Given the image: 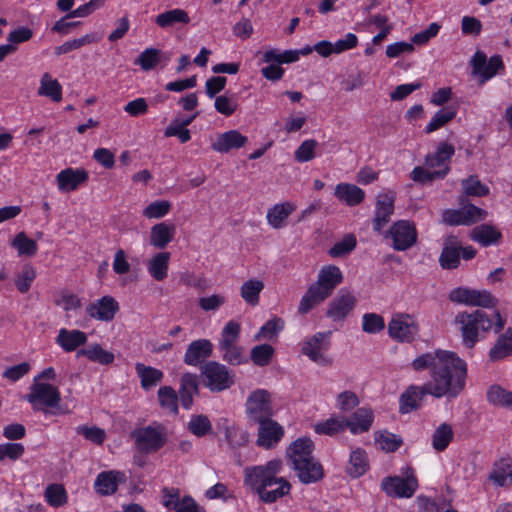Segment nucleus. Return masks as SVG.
I'll return each instance as SVG.
<instances>
[{
	"label": "nucleus",
	"mask_w": 512,
	"mask_h": 512,
	"mask_svg": "<svg viewBox=\"0 0 512 512\" xmlns=\"http://www.w3.org/2000/svg\"><path fill=\"white\" fill-rule=\"evenodd\" d=\"M125 481L126 476L121 471H103L96 477L94 488L102 496L112 495L117 491L118 485Z\"/></svg>",
	"instance_id": "22"
},
{
	"label": "nucleus",
	"mask_w": 512,
	"mask_h": 512,
	"mask_svg": "<svg viewBox=\"0 0 512 512\" xmlns=\"http://www.w3.org/2000/svg\"><path fill=\"white\" fill-rule=\"evenodd\" d=\"M295 207L289 202L276 204L267 212V221L275 229L285 225V220L294 211Z\"/></svg>",
	"instance_id": "41"
},
{
	"label": "nucleus",
	"mask_w": 512,
	"mask_h": 512,
	"mask_svg": "<svg viewBox=\"0 0 512 512\" xmlns=\"http://www.w3.org/2000/svg\"><path fill=\"white\" fill-rule=\"evenodd\" d=\"M257 444L264 448L274 447L283 437V427L272 419L258 422Z\"/></svg>",
	"instance_id": "19"
},
{
	"label": "nucleus",
	"mask_w": 512,
	"mask_h": 512,
	"mask_svg": "<svg viewBox=\"0 0 512 512\" xmlns=\"http://www.w3.org/2000/svg\"><path fill=\"white\" fill-rule=\"evenodd\" d=\"M240 324L231 320L223 328L221 338L219 340L218 348H225L238 344L240 336Z\"/></svg>",
	"instance_id": "51"
},
{
	"label": "nucleus",
	"mask_w": 512,
	"mask_h": 512,
	"mask_svg": "<svg viewBox=\"0 0 512 512\" xmlns=\"http://www.w3.org/2000/svg\"><path fill=\"white\" fill-rule=\"evenodd\" d=\"M246 414L254 423L272 419L274 414L271 393L266 389H256L249 394L245 403Z\"/></svg>",
	"instance_id": "6"
},
{
	"label": "nucleus",
	"mask_w": 512,
	"mask_h": 512,
	"mask_svg": "<svg viewBox=\"0 0 512 512\" xmlns=\"http://www.w3.org/2000/svg\"><path fill=\"white\" fill-rule=\"evenodd\" d=\"M373 418L371 409L359 408L349 418H346L347 427L353 434L366 432L370 429Z\"/></svg>",
	"instance_id": "32"
},
{
	"label": "nucleus",
	"mask_w": 512,
	"mask_h": 512,
	"mask_svg": "<svg viewBox=\"0 0 512 512\" xmlns=\"http://www.w3.org/2000/svg\"><path fill=\"white\" fill-rule=\"evenodd\" d=\"M274 354V348L269 344H261L252 348L250 357L252 362L260 367L270 363Z\"/></svg>",
	"instance_id": "58"
},
{
	"label": "nucleus",
	"mask_w": 512,
	"mask_h": 512,
	"mask_svg": "<svg viewBox=\"0 0 512 512\" xmlns=\"http://www.w3.org/2000/svg\"><path fill=\"white\" fill-rule=\"evenodd\" d=\"M456 116V110L451 107L442 108L439 111L435 113V115L432 117L431 121L426 126L425 132L426 133H432L444 125H446L448 122H450L452 119H454Z\"/></svg>",
	"instance_id": "52"
},
{
	"label": "nucleus",
	"mask_w": 512,
	"mask_h": 512,
	"mask_svg": "<svg viewBox=\"0 0 512 512\" xmlns=\"http://www.w3.org/2000/svg\"><path fill=\"white\" fill-rule=\"evenodd\" d=\"M449 299L452 302L484 308L494 307L497 303L496 298L490 292L462 287L453 289L449 294Z\"/></svg>",
	"instance_id": "12"
},
{
	"label": "nucleus",
	"mask_w": 512,
	"mask_h": 512,
	"mask_svg": "<svg viewBox=\"0 0 512 512\" xmlns=\"http://www.w3.org/2000/svg\"><path fill=\"white\" fill-rule=\"evenodd\" d=\"M179 398L182 406L189 409L193 404V397L199 392L198 377L196 374L185 373L180 379Z\"/></svg>",
	"instance_id": "30"
},
{
	"label": "nucleus",
	"mask_w": 512,
	"mask_h": 512,
	"mask_svg": "<svg viewBox=\"0 0 512 512\" xmlns=\"http://www.w3.org/2000/svg\"><path fill=\"white\" fill-rule=\"evenodd\" d=\"M376 442L386 452H394L402 445V439L396 434L384 431L376 434Z\"/></svg>",
	"instance_id": "61"
},
{
	"label": "nucleus",
	"mask_w": 512,
	"mask_h": 512,
	"mask_svg": "<svg viewBox=\"0 0 512 512\" xmlns=\"http://www.w3.org/2000/svg\"><path fill=\"white\" fill-rule=\"evenodd\" d=\"M190 22L188 13L179 8L165 11L155 17V23L162 29H167L175 24L187 25Z\"/></svg>",
	"instance_id": "37"
},
{
	"label": "nucleus",
	"mask_w": 512,
	"mask_h": 512,
	"mask_svg": "<svg viewBox=\"0 0 512 512\" xmlns=\"http://www.w3.org/2000/svg\"><path fill=\"white\" fill-rule=\"evenodd\" d=\"M347 427L346 418H329L324 422L315 425V431L318 434H325L329 436L336 435L345 431Z\"/></svg>",
	"instance_id": "50"
},
{
	"label": "nucleus",
	"mask_w": 512,
	"mask_h": 512,
	"mask_svg": "<svg viewBox=\"0 0 512 512\" xmlns=\"http://www.w3.org/2000/svg\"><path fill=\"white\" fill-rule=\"evenodd\" d=\"M447 175V168L445 170H432L423 167H415L410 177L414 182L426 184L434 181L435 179H442Z\"/></svg>",
	"instance_id": "53"
},
{
	"label": "nucleus",
	"mask_w": 512,
	"mask_h": 512,
	"mask_svg": "<svg viewBox=\"0 0 512 512\" xmlns=\"http://www.w3.org/2000/svg\"><path fill=\"white\" fill-rule=\"evenodd\" d=\"M473 241L478 242L484 247L496 244L502 237V234L495 227L482 224L474 227L470 232Z\"/></svg>",
	"instance_id": "35"
},
{
	"label": "nucleus",
	"mask_w": 512,
	"mask_h": 512,
	"mask_svg": "<svg viewBox=\"0 0 512 512\" xmlns=\"http://www.w3.org/2000/svg\"><path fill=\"white\" fill-rule=\"evenodd\" d=\"M395 196L392 193H382L376 198L375 214L372 220L374 231L381 232L390 221L394 212Z\"/></svg>",
	"instance_id": "17"
},
{
	"label": "nucleus",
	"mask_w": 512,
	"mask_h": 512,
	"mask_svg": "<svg viewBox=\"0 0 512 512\" xmlns=\"http://www.w3.org/2000/svg\"><path fill=\"white\" fill-rule=\"evenodd\" d=\"M368 467L369 463L366 452L361 448L352 451L347 468L348 473L352 477L357 478L362 476L367 471Z\"/></svg>",
	"instance_id": "47"
},
{
	"label": "nucleus",
	"mask_w": 512,
	"mask_h": 512,
	"mask_svg": "<svg viewBox=\"0 0 512 512\" xmlns=\"http://www.w3.org/2000/svg\"><path fill=\"white\" fill-rule=\"evenodd\" d=\"M11 246L17 251L18 256L32 257L38 251V244L30 239L25 232H19L11 241Z\"/></svg>",
	"instance_id": "45"
},
{
	"label": "nucleus",
	"mask_w": 512,
	"mask_h": 512,
	"mask_svg": "<svg viewBox=\"0 0 512 512\" xmlns=\"http://www.w3.org/2000/svg\"><path fill=\"white\" fill-rule=\"evenodd\" d=\"M80 356H85L90 361L97 362L102 365L111 364L115 359L114 354L103 349L100 344H93L88 348L78 350L77 357Z\"/></svg>",
	"instance_id": "44"
},
{
	"label": "nucleus",
	"mask_w": 512,
	"mask_h": 512,
	"mask_svg": "<svg viewBox=\"0 0 512 512\" xmlns=\"http://www.w3.org/2000/svg\"><path fill=\"white\" fill-rule=\"evenodd\" d=\"M25 399L33 406L34 410H44V407L54 408L60 403L61 397L58 389L48 383L37 382L30 387V392L25 395Z\"/></svg>",
	"instance_id": "9"
},
{
	"label": "nucleus",
	"mask_w": 512,
	"mask_h": 512,
	"mask_svg": "<svg viewBox=\"0 0 512 512\" xmlns=\"http://www.w3.org/2000/svg\"><path fill=\"white\" fill-rule=\"evenodd\" d=\"M425 395H431L435 398L447 397L448 399H453L451 392L442 389V391H440L438 394L434 392V386L427 383L421 386L410 385L400 396L399 411L403 414H407L417 410L420 407L421 401Z\"/></svg>",
	"instance_id": "7"
},
{
	"label": "nucleus",
	"mask_w": 512,
	"mask_h": 512,
	"mask_svg": "<svg viewBox=\"0 0 512 512\" xmlns=\"http://www.w3.org/2000/svg\"><path fill=\"white\" fill-rule=\"evenodd\" d=\"M282 469V461L274 459L265 465L247 467L244 482L256 491L265 503H274L289 494L291 485L284 477L277 475Z\"/></svg>",
	"instance_id": "2"
},
{
	"label": "nucleus",
	"mask_w": 512,
	"mask_h": 512,
	"mask_svg": "<svg viewBox=\"0 0 512 512\" xmlns=\"http://www.w3.org/2000/svg\"><path fill=\"white\" fill-rule=\"evenodd\" d=\"M489 479L498 486H506L512 483V464L507 460H501L494 465Z\"/></svg>",
	"instance_id": "48"
},
{
	"label": "nucleus",
	"mask_w": 512,
	"mask_h": 512,
	"mask_svg": "<svg viewBox=\"0 0 512 512\" xmlns=\"http://www.w3.org/2000/svg\"><path fill=\"white\" fill-rule=\"evenodd\" d=\"M331 332H317L307 338L302 344V353L314 363L321 366L332 364V358L327 355L331 346Z\"/></svg>",
	"instance_id": "8"
},
{
	"label": "nucleus",
	"mask_w": 512,
	"mask_h": 512,
	"mask_svg": "<svg viewBox=\"0 0 512 512\" xmlns=\"http://www.w3.org/2000/svg\"><path fill=\"white\" fill-rule=\"evenodd\" d=\"M220 429L224 433L225 440L230 448L236 449L247 444V433L234 424H230L228 420H224Z\"/></svg>",
	"instance_id": "39"
},
{
	"label": "nucleus",
	"mask_w": 512,
	"mask_h": 512,
	"mask_svg": "<svg viewBox=\"0 0 512 512\" xmlns=\"http://www.w3.org/2000/svg\"><path fill=\"white\" fill-rule=\"evenodd\" d=\"M512 356V329L507 328L500 334L489 351V359L492 362L501 361Z\"/></svg>",
	"instance_id": "31"
},
{
	"label": "nucleus",
	"mask_w": 512,
	"mask_h": 512,
	"mask_svg": "<svg viewBox=\"0 0 512 512\" xmlns=\"http://www.w3.org/2000/svg\"><path fill=\"white\" fill-rule=\"evenodd\" d=\"M454 438V431L450 424L442 423L433 432L431 438L432 447L437 452L444 451Z\"/></svg>",
	"instance_id": "43"
},
{
	"label": "nucleus",
	"mask_w": 512,
	"mask_h": 512,
	"mask_svg": "<svg viewBox=\"0 0 512 512\" xmlns=\"http://www.w3.org/2000/svg\"><path fill=\"white\" fill-rule=\"evenodd\" d=\"M386 237L392 239V247L396 251H405L417 241L416 227L414 223L408 220H399L391 225Z\"/></svg>",
	"instance_id": "11"
},
{
	"label": "nucleus",
	"mask_w": 512,
	"mask_h": 512,
	"mask_svg": "<svg viewBox=\"0 0 512 512\" xmlns=\"http://www.w3.org/2000/svg\"><path fill=\"white\" fill-rule=\"evenodd\" d=\"M471 65L474 75H479L483 78V81L492 78L497 72L504 68V64L501 56L494 55L489 60L482 51H477L472 60Z\"/></svg>",
	"instance_id": "14"
},
{
	"label": "nucleus",
	"mask_w": 512,
	"mask_h": 512,
	"mask_svg": "<svg viewBox=\"0 0 512 512\" xmlns=\"http://www.w3.org/2000/svg\"><path fill=\"white\" fill-rule=\"evenodd\" d=\"M55 341L65 352H73L87 342V334L81 330L62 328Z\"/></svg>",
	"instance_id": "28"
},
{
	"label": "nucleus",
	"mask_w": 512,
	"mask_h": 512,
	"mask_svg": "<svg viewBox=\"0 0 512 512\" xmlns=\"http://www.w3.org/2000/svg\"><path fill=\"white\" fill-rule=\"evenodd\" d=\"M88 178V174L83 169L66 168L59 172L56 176L59 190L63 192H71L78 188Z\"/></svg>",
	"instance_id": "27"
},
{
	"label": "nucleus",
	"mask_w": 512,
	"mask_h": 512,
	"mask_svg": "<svg viewBox=\"0 0 512 512\" xmlns=\"http://www.w3.org/2000/svg\"><path fill=\"white\" fill-rule=\"evenodd\" d=\"M299 481L302 484L308 485L321 481L324 478V468L318 460H311L310 462H304L298 466L291 467Z\"/></svg>",
	"instance_id": "26"
},
{
	"label": "nucleus",
	"mask_w": 512,
	"mask_h": 512,
	"mask_svg": "<svg viewBox=\"0 0 512 512\" xmlns=\"http://www.w3.org/2000/svg\"><path fill=\"white\" fill-rule=\"evenodd\" d=\"M342 279L341 270L337 266L330 265L320 270L318 280L312 286L328 298Z\"/></svg>",
	"instance_id": "20"
},
{
	"label": "nucleus",
	"mask_w": 512,
	"mask_h": 512,
	"mask_svg": "<svg viewBox=\"0 0 512 512\" xmlns=\"http://www.w3.org/2000/svg\"><path fill=\"white\" fill-rule=\"evenodd\" d=\"M188 429L197 437H203L212 429L211 422L206 415L192 416L188 422Z\"/></svg>",
	"instance_id": "60"
},
{
	"label": "nucleus",
	"mask_w": 512,
	"mask_h": 512,
	"mask_svg": "<svg viewBox=\"0 0 512 512\" xmlns=\"http://www.w3.org/2000/svg\"><path fill=\"white\" fill-rule=\"evenodd\" d=\"M325 299H327V297L311 285L300 300L298 312L300 314H307Z\"/></svg>",
	"instance_id": "49"
},
{
	"label": "nucleus",
	"mask_w": 512,
	"mask_h": 512,
	"mask_svg": "<svg viewBox=\"0 0 512 512\" xmlns=\"http://www.w3.org/2000/svg\"><path fill=\"white\" fill-rule=\"evenodd\" d=\"M135 370L137 376L140 378L141 387L144 390H150L160 383L164 377L161 370L151 366H146L143 363H136Z\"/></svg>",
	"instance_id": "36"
},
{
	"label": "nucleus",
	"mask_w": 512,
	"mask_h": 512,
	"mask_svg": "<svg viewBox=\"0 0 512 512\" xmlns=\"http://www.w3.org/2000/svg\"><path fill=\"white\" fill-rule=\"evenodd\" d=\"M37 94L50 98L53 102L62 100V86L57 79H53L49 73H44L40 80Z\"/></svg>",
	"instance_id": "38"
},
{
	"label": "nucleus",
	"mask_w": 512,
	"mask_h": 512,
	"mask_svg": "<svg viewBox=\"0 0 512 512\" xmlns=\"http://www.w3.org/2000/svg\"><path fill=\"white\" fill-rule=\"evenodd\" d=\"M135 448L143 454L154 453L160 450L167 442L165 428L161 425L146 426L131 432Z\"/></svg>",
	"instance_id": "5"
},
{
	"label": "nucleus",
	"mask_w": 512,
	"mask_h": 512,
	"mask_svg": "<svg viewBox=\"0 0 512 512\" xmlns=\"http://www.w3.org/2000/svg\"><path fill=\"white\" fill-rule=\"evenodd\" d=\"M213 345L208 339H199L191 342L184 355V362L190 366L203 363L212 355Z\"/></svg>",
	"instance_id": "25"
},
{
	"label": "nucleus",
	"mask_w": 512,
	"mask_h": 512,
	"mask_svg": "<svg viewBox=\"0 0 512 512\" xmlns=\"http://www.w3.org/2000/svg\"><path fill=\"white\" fill-rule=\"evenodd\" d=\"M314 444L310 438L302 437L296 439L287 448L286 456L290 467L298 466L304 462L317 460L313 456Z\"/></svg>",
	"instance_id": "15"
},
{
	"label": "nucleus",
	"mask_w": 512,
	"mask_h": 512,
	"mask_svg": "<svg viewBox=\"0 0 512 512\" xmlns=\"http://www.w3.org/2000/svg\"><path fill=\"white\" fill-rule=\"evenodd\" d=\"M284 328V321L281 318L274 317L267 321L256 334L255 338L260 339H271L276 336Z\"/></svg>",
	"instance_id": "63"
},
{
	"label": "nucleus",
	"mask_w": 512,
	"mask_h": 512,
	"mask_svg": "<svg viewBox=\"0 0 512 512\" xmlns=\"http://www.w3.org/2000/svg\"><path fill=\"white\" fill-rule=\"evenodd\" d=\"M461 242L454 235L445 238L443 249L439 257L440 266L446 270L456 269L460 264Z\"/></svg>",
	"instance_id": "21"
},
{
	"label": "nucleus",
	"mask_w": 512,
	"mask_h": 512,
	"mask_svg": "<svg viewBox=\"0 0 512 512\" xmlns=\"http://www.w3.org/2000/svg\"><path fill=\"white\" fill-rule=\"evenodd\" d=\"M203 384L211 392H222L235 383V374L217 361H208L201 366Z\"/></svg>",
	"instance_id": "4"
},
{
	"label": "nucleus",
	"mask_w": 512,
	"mask_h": 512,
	"mask_svg": "<svg viewBox=\"0 0 512 512\" xmlns=\"http://www.w3.org/2000/svg\"><path fill=\"white\" fill-rule=\"evenodd\" d=\"M119 310L118 302L112 296H103L86 307L87 314L96 320L111 321Z\"/></svg>",
	"instance_id": "18"
},
{
	"label": "nucleus",
	"mask_w": 512,
	"mask_h": 512,
	"mask_svg": "<svg viewBox=\"0 0 512 512\" xmlns=\"http://www.w3.org/2000/svg\"><path fill=\"white\" fill-rule=\"evenodd\" d=\"M487 401L499 408L512 409V391H508L500 385L490 386L486 393Z\"/></svg>",
	"instance_id": "40"
},
{
	"label": "nucleus",
	"mask_w": 512,
	"mask_h": 512,
	"mask_svg": "<svg viewBox=\"0 0 512 512\" xmlns=\"http://www.w3.org/2000/svg\"><path fill=\"white\" fill-rule=\"evenodd\" d=\"M455 322L461 325V334L463 344L467 348H473L479 340V332H487L494 329L495 333L500 332L505 320L502 319L498 311H493L491 315L482 310H475L472 313L461 312L455 317Z\"/></svg>",
	"instance_id": "3"
},
{
	"label": "nucleus",
	"mask_w": 512,
	"mask_h": 512,
	"mask_svg": "<svg viewBox=\"0 0 512 512\" xmlns=\"http://www.w3.org/2000/svg\"><path fill=\"white\" fill-rule=\"evenodd\" d=\"M335 196L348 206H356L363 201L365 193L354 184L341 183L335 188Z\"/></svg>",
	"instance_id": "34"
},
{
	"label": "nucleus",
	"mask_w": 512,
	"mask_h": 512,
	"mask_svg": "<svg viewBox=\"0 0 512 512\" xmlns=\"http://www.w3.org/2000/svg\"><path fill=\"white\" fill-rule=\"evenodd\" d=\"M46 501L52 507H61L68 501L67 493L60 484H50L45 490Z\"/></svg>",
	"instance_id": "57"
},
{
	"label": "nucleus",
	"mask_w": 512,
	"mask_h": 512,
	"mask_svg": "<svg viewBox=\"0 0 512 512\" xmlns=\"http://www.w3.org/2000/svg\"><path fill=\"white\" fill-rule=\"evenodd\" d=\"M36 276V269L32 265H24L22 270L17 274L15 278V286L18 291L22 294L27 293L30 290Z\"/></svg>",
	"instance_id": "54"
},
{
	"label": "nucleus",
	"mask_w": 512,
	"mask_h": 512,
	"mask_svg": "<svg viewBox=\"0 0 512 512\" xmlns=\"http://www.w3.org/2000/svg\"><path fill=\"white\" fill-rule=\"evenodd\" d=\"M263 289V281L258 279H249L242 284L240 294L246 303L251 306H256L259 303V295Z\"/></svg>",
	"instance_id": "46"
},
{
	"label": "nucleus",
	"mask_w": 512,
	"mask_h": 512,
	"mask_svg": "<svg viewBox=\"0 0 512 512\" xmlns=\"http://www.w3.org/2000/svg\"><path fill=\"white\" fill-rule=\"evenodd\" d=\"M170 54L163 53L156 48H147L139 54L134 61L135 65H139L142 70L150 71L154 69L161 61L168 62Z\"/></svg>",
	"instance_id": "33"
},
{
	"label": "nucleus",
	"mask_w": 512,
	"mask_h": 512,
	"mask_svg": "<svg viewBox=\"0 0 512 512\" xmlns=\"http://www.w3.org/2000/svg\"><path fill=\"white\" fill-rule=\"evenodd\" d=\"M248 142V138L238 130H229L217 136L211 148L219 153H228L233 149H240Z\"/></svg>",
	"instance_id": "24"
},
{
	"label": "nucleus",
	"mask_w": 512,
	"mask_h": 512,
	"mask_svg": "<svg viewBox=\"0 0 512 512\" xmlns=\"http://www.w3.org/2000/svg\"><path fill=\"white\" fill-rule=\"evenodd\" d=\"M415 371L430 369L434 392L445 390L456 398L464 390L467 378V365L456 353L446 350H436L421 354L411 363Z\"/></svg>",
	"instance_id": "1"
},
{
	"label": "nucleus",
	"mask_w": 512,
	"mask_h": 512,
	"mask_svg": "<svg viewBox=\"0 0 512 512\" xmlns=\"http://www.w3.org/2000/svg\"><path fill=\"white\" fill-rule=\"evenodd\" d=\"M464 193L469 196H485L489 193V188L482 184L477 176H470L461 182Z\"/></svg>",
	"instance_id": "62"
},
{
	"label": "nucleus",
	"mask_w": 512,
	"mask_h": 512,
	"mask_svg": "<svg viewBox=\"0 0 512 512\" xmlns=\"http://www.w3.org/2000/svg\"><path fill=\"white\" fill-rule=\"evenodd\" d=\"M175 232L176 227L173 224L157 223L151 227L149 242L157 249H164L173 240Z\"/></svg>",
	"instance_id": "29"
},
{
	"label": "nucleus",
	"mask_w": 512,
	"mask_h": 512,
	"mask_svg": "<svg viewBox=\"0 0 512 512\" xmlns=\"http://www.w3.org/2000/svg\"><path fill=\"white\" fill-rule=\"evenodd\" d=\"M419 326L415 318L407 313L393 314L388 323L389 336L398 342H412L418 335Z\"/></svg>",
	"instance_id": "10"
},
{
	"label": "nucleus",
	"mask_w": 512,
	"mask_h": 512,
	"mask_svg": "<svg viewBox=\"0 0 512 512\" xmlns=\"http://www.w3.org/2000/svg\"><path fill=\"white\" fill-rule=\"evenodd\" d=\"M455 153V148L452 144L441 142L435 153L428 154L425 157V167L432 170H445L447 174L450 171V159Z\"/></svg>",
	"instance_id": "23"
},
{
	"label": "nucleus",
	"mask_w": 512,
	"mask_h": 512,
	"mask_svg": "<svg viewBox=\"0 0 512 512\" xmlns=\"http://www.w3.org/2000/svg\"><path fill=\"white\" fill-rule=\"evenodd\" d=\"M381 487L388 496L410 498L415 493L418 482L414 476H408L406 478L393 476L384 478L381 482Z\"/></svg>",
	"instance_id": "13"
},
{
	"label": "nucleus",
	"mask_w": 512,
	"mask_h": 512,
	"mask_svg": "<svg viewBox=\"0 0 512 512\" xmlns=\"http://www.w3.org/2000/svg\"><path fill=\"white\" fill-rule=\"evenodd\" d=\"M98 39L95 37L94 34H86L80 38L73 39L70 41L64 42L62 45L55 47L54 53L57 56L67 54L73 50H77L81 48L82 46L97 42Z\"/></svg>",
	"instance_id": "55"
},
{
	"label": "nucleus",
	"mask_w": 512,
	"mask_h": 512,
	"mask_svg": "<svg viewBox=\"0 0 512 512\" xmlns=\"http://www.w3.org/2000/svg\"><path fill=\"white\" fill-rule=\"evenodd\" d=\"M158 399L162 408L171 413L177 414L178 412V395L176 391L170 386H163L158 390Z\"/></svg>",
	"instance_id": "56"
},
{
	"label": "nucleus",
	"mask_w": 512,
	"mask_h": 512,
	"mask_svg": "<svg viewBox=\"0 0 512 512\" xmlns=\"http://www.w3.org/2000/svg\"><path fill=\"white\" fill-rule=\"evenodd\" d=\"M385 328V322L381 315L366 313L363 315L362 329L369 334H376Z\"/></svg>",
	"instance_id": "64"
},
{
	"label": "nucleus",
	"mask_w": 512,
	"mask_h": 512,
	"mask_svg": "<svg viewBox=\"0 0 512 512\" xmlns=\"http://www.w3.org/2000/svg\"><path fill=\"white\" fill-rule=\"evenodd\" d=\"M169 260V252H159L149 261L147 269L155 280L162 281L167 277Z\"/></svg>",
	"instance_id": "42"
},
{
	"label": "nucleus",
	"mask_w": 512,
	"mask_h": 512,
	"mask_svg": "<svg viewBox=\"0 0 512 512\" xmlns=\"http://www.w3.org/2000/svg\"><path fill=\"white\" fill-rule=\"evenodd\" d=\"M357 240L353 234H347L339 242H336L329 250L332 257H342L349 254L356 247Z\"/></svg>",
	"instance_id": "59"
},
{
	"label": "nucleus",
	"mask_w": 512,
	"mask_h": 512,
	"mask_svg": "<svg viewBox=\"0 0 512 512\" xmlns=\"http://www.w3.org/2000/svg\"><path fill=\"white\" fill-rule=\"evenodd\" d=\"M355 304L356 299L352 293L346 289H341L329 304L327 316L334 322L343 321L354 309Z\"/></svg>",
	"instance_id": "16"
}]
</instances>
